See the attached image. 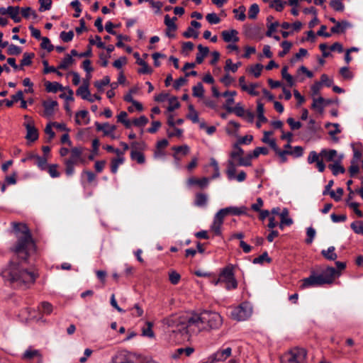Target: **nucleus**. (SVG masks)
<instances>
[{
    "mask_svg": "<svg viewBox=\"0 0 363 363\" xmlns=\"http://www.w3.org/2000/svg\"><path fill=\"white\" fill-rule=\"evenodd\" d=\"M163 323L167 326L169 333H179L186 338L191 334L219 328L223 324V318L218 313L204 311L190 316L171 315L164 318Z\"/></svg>",
    "mask_w": 363,
    "mask_h": 363,
    "instance_id": "1",
    "label": "nucleus"
},
{
    "mask_svg": "<svg viewBox=\"0 0 363 363\" xmlns=\"http://www.w3.org/2000/svg\"><path fill=\"white\" fill-rule=\"evenodd\" d=\"M13 228L16 234L17 241L11 247V251L18 258L26 261L30 253L35 250L30 230L26 225L20 223H13Z\"/></svg>",
    "mask_w": 363,
    "mask_h": 363,
    "instance_id": "2",
    "label": "nucleus"
},
{
    "mask_svg": "<svg viewBox=\"0 0 363 363\" xmlns=\"http://www.w3.org/2000/svg\"><path fill=\"white\" fill-rule=\"evenodd\" d=\"M3 279L14 287H27L35 282L36 276L33 272L21 269L13 261L1 272Z\"/></svg>",
    "mask_w": 363,
    "mask_h": 363,
    "instance_id": "3",
    "label": "nucleus"
},
{
    "mask_svg": "<svg viewBox=\"0 0 363 363\" xmlns=\"http://www.w3.org/2000/svg\"><path fill=\"white\" fill-rule=\"evenodd\" d=\"M340 276V273L333 267H328L321 273H317L315 271L311 272V275L301 280L302 284L300 286L301 289L320 286L324 284H330L333 282L335 279Z\"/></svg>",
    "mask_w": 363,
    "mask_h": 363,
    "instance_id": "4",
    "label": "nucleus"
},
{
    "mask_svg": "<svg viewBox=\"0 0 363 363\" xmlns=\"http://www.w3.org/2000/svg\"><path fill=\"white\" fill-rule=\"evenodd\" d=\"M306 357V351L303 348L294 347L280 357L281 363H303Z\"/></svg>",
    "mask_w": 363,
    "mask_h": 363,
    "instance_id": "5",
    "label": "nucleus"
},
{
    "mask_svg": "<svg viewBox=\"0 0 363 363\" xmlns=\"http://www.w3.org/2000/svg\"><path fill=\"white\" fill-rule=\"evenodd\" d=\"M252 313V306L247 302H244L240 306L232 308L230 317L235 320L242 321L250 318Z\"/></svg>",
    "mask_w": 363,
    "mask_h": 363,
    "instance_id": "6",
    "label": "nucleus"
},
{
    "mask_svg": "<svg viewBox=\"0 0 363 363\" xmlns=\"http://www.w3.org/2000/svg\"><path fill=\"white\" fill-rule=\"evenodd\" d=\"M243 155V150L238 145V144H235L233 147V150L230 154V160L235 161L238 166H251L252 162L250 155L248 154L246 157H244Z\"/></svg>",
    "mask_w": 363,
    "mask_h": 363,
    "instance_id": "7",
    "label": "nucleus"
},
{
    "mask_svg": "<svg viewBox=\"0 0 363 363\" xmlns=\"http://www.w3.org/2000/svg\"><path fill=\"white\" fill-rule=\"evenodd\" d=\"M220 280L225 284L227 290L235 289L238 287V282L235 278L232 265H228L223 269L220 274Z\"/></svg>",
    "mask_w": 363,
    "mask_h": 363,
    "instance_id": "8",
    "label": "nucleus"
},
{
    "mask_svg": "<svg viewBox=\"0 0 363 363\" xmlns=\"http://www.w3.org/2000/svg\"><path fill=\"white\" fill-rule=\"evenodd\" d=\"M109 363H135L134 357L126 350H118L111 357Z\"/></svg>",
    "mask_w": 363,
    "mask_h": 363,
    "instance_id": "9",
    "label": "nucleus"
},
{
    "mask_svg": "<svg viewBox=\"0 0 363 363\" xmlns=\"http://www.w3.org/2000/svg\"><path fill=\"white\" fill-rule=\"evenodd\" d=\"M231 353L232 349L230 347L222 348L211 356L206 362L208 363H216L225 361L231 355Z\"/></svg>",
    "mask_w": 363,
    "mask_h": 363,
    "instance_id": "10",
    "label": "nucleus"
},
{
    "mask_svg": "<svg viewBox=\"0 0 363 363\" xmlns=\"http://www.w3.org/2000/svg\"><path fill=\"white\" fill-rule=\"evenodd\" d=\"M223 218L228 215L240 216L246 213V208L245 206L236 207L229 206L222 208L218 211Z\"/></svg>",
    "mask_w": 363,
    "mask_h": 363,
    "instance_id": "11",
    "label": "nucleus"
},
{
    "mask_svg": "<svg viewBox=\"0 0 363 363\" xmlns=\"http://www.w3.org/2000/svg\"><path fill=\"white\" fill-rule=\"evenodd\" d=\"M22 359L30 361L33 359H37L38 363H43V356L38 350L29 347L22 354Z\"/></svg>",
    "mask_w": 363,
    "mask_h": 363,
    "instance_id": "12",
    "label": "nucleus"
},
{
    "mask_svg": "<svg viewBox=\"0 0 363 363\" xmlns=\"http://www.w3.org/2000/svg\"><path fill=\"white\" fill-rule=\"evenodd\" d=\"M89 78L86 77L83 79L82 84L78 88L76 91V94L80 96L83 99H86L88 101H91L90 91L89 90Z\"/></svg>",
    "mask_w": 363,
    "mask_h": 363,
    "instance_id": "13",
    "label": "nucleus"
},
{
    "mask_svg": "<svg viewBox=\"0 0 363 363\" xmlns=\"http://www.w3.org/2000/svg\"><path fill=\"white\" fill-rule=\"evenodd\" d=\"M307 160L309 164L315 162L316 167L318 168L320 172H323L325 170V165L324 162L321 160L320 152L317 153L315 151L310 152Z\"/></svg>",
    "mask_w": 363,
    "mask_h": 363,
    "instance_id": "14",
    "label": "nucleus"
},
{
    "mask_svg": "<svg viewBox=\"0 0 363 363\" xmlns=\"http://www.w3.org/2000/svg\"><path fill=\"white\" fill-rule=\"evenodd\" d=\"M273 19V17L269 16L267 17V31L266 33V35L268 37H272L277 40H279L280 39L279 36L274 34L277 31V28L279 26V23L278 21L271 22V21Z\"/></svg>",
    "mask_w": 363,
    "mask_h": 363,
    "instance_id": "15",
    "label": "nucleus"
},
{
    "mask_svg": "<svg viewBox=\"0 0 363 363\" xmlns=\"http://www.w3.org/2000/svg\"><path fill=\"white\" fill-rule=\"evenodd\" d=\"M221 36L227 43H236L239 41L238 32L234 29L223 30Z\"/></svg>",
    "mask_w": 363,
    "mask_h": 363,
    "instance_id": "16",
    "label": "nucleus"
},
{
    "mask_svg": "<svg viewBox=\"0 0 363 363\" xmlns=\"http://www.w3.org/2000/svg\"><path fill=\"white\" fill-rule=\"evenodd\" d=\"M209 182L210 179L207 177L201 179L189 177L186 181V184L189 186H198L201 189H204L208 186Z\"/></svg>",
    "mask_w": 363,
    "mask_h": 363,
    "instance_id": "17",
    "label": "nucleus"
},
{
    "mask_svg": "<svg viewBox=\"0 0 363 363\" xmlns=\"http://www.w3.org/2000/svg\"><path fill=\"white\" fill-rule=\"evenodd\" d=\"M224 218L217 212L213 218V223L211 225V230L216 235H219L221 233V226L223 223Z\"/></svg>",
    "mask_w": 363,
    "mask_h": 363,
    "instance_id": "18",
    "label": "nucleus"
},
{
    "mask_svg": "<svg viewBox=\"0 0 363 363\" xmlns=\"http://www.w3.org/2000/svg\"><path fill=\"white\" fill-rule=\"evenodd\" d=\"M337 156V152L335 150H326L323 149L320 151V158L321 160L323 162L324 160L326 162H335L337 160H336V157Z\"/></svg>",
    "mask_w": 363,
    "mask_h": 363,
    "instance_id": "19",
    "label": "nucleus"
},
{
    "mask_svg": "<svg viewBox=\"0 0 363 363\" xmlns=\"http://www.w3.org/2000/svg\"><path fill=\"white\" fill-rule=\"evenodd\" d=\"M25 125L27 131L26 138L31 142L36 140L38 138V133L33 124L31 122H28Z\"/></svg>",
    "mask_w": 363,
    "mask_h": 363,
    "instance_id": "20",
    "label": "nucleus"
},
{
    "mask_svg": "<svg viewBox=\"0 0 363 363\" xmlns=\"http://www.w3.org/2000/svg\"><path fill=\"white\" fill-rule=\"evenodd\" d=\"M44 107V115L47 117H50L55 112V108L57 106V102L54 100L45 101L43 103Z\"/></svg>",
    "mask_w": 363,
    "mask_h": 363,
    "instance_id": "21",
    "label": "nucleus"
},
{
    "mask_svg": "<svg viewBox=\"0 0 363 363\" xmlns=\"http://www.w3.org/2000/svg\"><path fill=\"white\" fill-rule=\"evenodd\" d=\"M75 122L79 125H84L89 122V111L82 110L76 113Z\"/></svg>",
    "mask_w": 363,
    "mask_h": 363,
    "instance_id": "22",
    "label": "nucleus"
},
{
    "mask_svg": "<svg viewBox=\"0 0 363 363\" xmlns=\"http://www.w3.org/2000/svg\"><path fill=\"white\" fill-rule=\"evenodd\" d=\"M172 149L173 151H174L173 157H174L177 164H178L179 162L180 161V158L178 155L179 153H181L183 155H186L190 152V148L186 145H181V146H174V147H172Z\"/></svg>",
    "mask_w": 363,
    "mask_h": 363,
    "instance_id": "23",
    "label": "nucleus"
},
{
    "mask_svg": "<svg viewBox=\"0 0 363 363\" xmlns=\"http://www.w3.org/2000/svg\"><path fill=\"white\" fill-rule=\"evenodd\" d=\"M264 105L259 101H257V113L258 121L256 123V125L258 128H259L262 125V123H266L267 121V118L264 115Z\"/></svg>",
    "mask_w": 363,
    "mask_h": 363,
    "instance_id": "24",
    "label": "nucleus"
},
{
    "mask_svg": "<svg viewBox=\"0 0 363 363\" xmlns=\"http://www.w3.org/2000/svg\"><path fill=\"white\" fill-rule=\"evenodd\" d=\"M95 125L96 126L98 130H102L106 135H111L116 129L115 125H109L107 123L101 124L98 122H96Z\"/></svg>",
    "mask_w": 363,
    "mask_h": 363,
    "instance_id": "25",
    "label": "nucleus"
},
{
    "mask_svg": "<svg viewBox=\"0 0 363 363\" xmlns=\"http://www.w3.org/2000/svg\"><path fill=\"white\" fill-rule=\"evenodd\" d=\"M325 99L321 96L318 98L313 97L311 108L322 113L324 111Z\"/></svg>",
    "mask_w": 363,
    "mask_h": 363,
    "instance_id": "26",
    "label": "nucleus"
},
{
    "mask_svg": "<svg viewBox=\"0 0 363 363\" xmlns=\"http://www.w3.org/2000/svg\"><path fill=\"white\" fill-rule=\"evenodd\" d=\"M350 23L347 21L337 22V23L333 26L330 29L333 33H342L347 28L350 27Z\"/></svg>",
    "mask_w": 363,
    "mask_h": 363,
    "instance_id": "27",
    "label": "nucleus"
},
{
    "mask_svg": "<svg viewBox=\"0 0 363 363\" xmlns=\"http://www.w3.org/2000/svg\"><path fill=\"white\" fill-rule=\"evenodd\" d=\"M177 19V17L171 18L169 15H166L164 16V23L167 26L166 34H169V32H174L176 30L177 26L175 24V21Z\"/></svg>",
    "mask_w": 363,
    "mask_h": 363,
    "instance_id": "28",
    "label": "nucleus"
},
{
    "mask_svg": "<svg viewBox=\"0 0 363 363\" xmlns=\"http://www.w3.org/2000/svg\"><path fill=\"white\" fill-rule=\"evenodd\" d=\"M71 155L67 160L77 164L79 162L81 155L82 153V148L80 147H76L71 150Z\"/></svg>",
    "mask_w": 363,
    "mask_h": 363,
    "instance_id": "29",
    "label": "nucleus"
},
{
    "mask_svg": "<svg viewBox=\"0 0 363 363\" xmlns=\"http://www.w3.org/2000/svg\"><path fill=\"white\" fill-rule=\"evenodd\" d=\"M236 166H238L235 161L232 160H229L228 161V168L226 170V174L228 178L230 180L234 179L235 178V172H236Z\"/></svg>",
    "mask_w": 363,
    "mask_h": 363,
    "instance_id": "30",
    "label": "nucleus"
},
{
    "mask_svg": "<svg viewBox=\"0 0 363 363\" xmlns=\"http://www.w3.org/2000/svg\"><path fill=\"white\" fill-rule=\"evenodd\" d=\"M245 35L250 38H259L261 28L259 26H250L245 28Z\"/></svg>",
    "mask_w": 363,
    "mask_h": 363,
    "instance_id": "31",
    "label": "nucleus"
},
{
    "mask_svg": "<svg viewBox=\"0 0 363 363\" xmlns=\"http://www.w3.org/2000/svg\"><path fill=\"white\" fill-rule=\"evenodd\" d=\"M35 57L33 52H25L20 63V70H23L25 66H29L32 64V60Z\"/></svg>",
    "mask_w": 363,
    "mask_h": 363,
    "instance_id": "32",
    "label": "nucleus"
},
{
    "mask_svg": "<svg viewBox=\"0 0 363 363\" xmlns=\"http://www.w3.org/2000/svg\"><path fill=\"white\" fill-rule=\"evenodd\" d=\"M30 160H34L35 163L38 165V167L41 169H45L47 168V159L45 157H40L38 155H32L29 156Z\"/></svg>",
    "mask_w": 363,
    "mask_h": 363,
    "instance_id": "33",
    "label": "nucleus"
},
{
    "mask_svg": "<svg viewBox=\"0 0 363 363\" xmlns=\"http://www.w3.org/2000/svg\"><path fill=\"white\" fill-rule=\"evenodd\" d=\"M45 89L48 92L56 93L58 91H62L63 89V87L62 86V85L60 83L56 82H45Z\"/></svg>",
    "mask_w": 363,
    "mask_h": 363,
    "instance_id": "34",
    "label": "nucleus"
},
{
    "mask_svg": "<svg viewBox=\"0 0 363 363\" xmlns=\"http://www.w3.org/2000/svg\"><path fill=\"white\" fill-rule=\"evenodd\" d=\"M335 247H329L327 250H323L321 254L323 256L329 260H335L337 257V254L335 252Z\"/></svg>",
    "mask_w": 363,
    "mask_h": 363,
    "instance_id": "35",
    "label": "nucleus"
},
{
    "mask_svg": "<svg viewBox=\"0 0 363 363\" xmlns=\"http://www.w3.org/2000/svg\"><path fill=\"white\" fill-rule=\"evenodd\" d=\"M341 158H339L333 164H329L328 167L332 170L334 175L345 172V168L340 164Z\"/></svg>",
    "mask_w": 363,
    "mask_h": 363,
    "instance_id": "36",
    "label": "nucleus"
},
{
    "mask_svg": "<svg viewBox=\"0 0 363 363\" xmlns=\"http://www.w3.org/2000/svg\"><path fill=\"white\" fill-rule=\"evenodd\" d=\"M281 217V223L279 225L280 229L283 230L284 225H290L292 224L293 220L291 218H285V216L289 215L287 209H284L283 211L279 214Z\"/></svg>",
    "mask_w": 363,
    "mask_h": 363,
    "instance_id": "37",
    "label": "nucleus"
},
{
    "mask_svg": "<svg viewBox=\"0 0 363 363\" xmlns=\"http://www.w3.org/2000/svg\"><path fill=\"white\" fill-rule=\"evenodd\" d=\"M209 50L208 47H199V52L197 53L196 58V63H202L203 59L207 56Z\"/></svg>",
    "mask_w": 363,
    "mask_h": 363,
    "instance_id": "38",
    "label": "nucleus"
},
{
    "mask_svg": "<svg viewBox=\"0 0 363 363\" xmlns=\"http://www.w3.org/2000/svg\"><path fill=\"white\" fill-rule=\"evenodd\" d=\"M137 63L141 67L138 69V72L140 74H150L152 72V69L148 66V65L145 62L144 60L141 58H138L137 60Z\"/></svg>",
    "mask_w": 363,
    "mask_h": 363,
    "instance_id": "39",
    "label": "nucleus"
},
{
    "mask_svg": "<svg viewBox=\"0 0 363 363\" xmlns=\"http://www.w3.org/2000/svg\"><path fill=\"white\" fill-rule=\"evenodd\" d=\"M208 197L205 194L199 193L196 195L194 203L196 206H205L207 203Z\"/></svg>",
    "mask_w": 363,
    "mask_h": 363,
    "instance_id": "40",
    "label": "nucleus"
},
{
    "mask_svg": "<svg viewBox=\"0 0 363 363\" xmlns=\"http://www.w3.org/2000/svg\"><path fill=\"white\" fill-rule=\"evenodd\" d=\"M9 15L13 20L15 23H19L21 20L19 16V7L18 6H9Z\"/></svg>",
    "mask_w": 363,
    "mask_h": 363,
    "instance_id": "41",
    "label": "nucleus"
},
{
    "mask_svg": "<svg viewBox=\"0 0 363 363\" xmlns=\"http://www.w3.org/2000/svg\"><path fill=\"white\" fill-rule=\"evenodd\" d=\"M130 158L139 164H143L145 161L144 155L136 150H131Z\"/></svg>",
    "mask_w": 363,
    "mask_h": 363,
    "instance_id": "42",
    "label": "nucleus"
},
{
    "mask_svg": "<svg viewBox=\"0 0 363 363\" xmlns=\"http://www.w3.org/2000/svg\"><path fill=\"white\" fill-rule=\"evenodd\" d=\"M153 324L151 322H146V327L142 329V335L145 337L153 338L155 333L152 330Z\"/></svg>",
    "mask_w": 363,
    "mask_h": 363,
    "instance_id": "43",
    "label": "nucleus"
},
{
    "mask_svg": "<svg viewBox=\"0 0 363 363\" xmlns=\"http://www.w3.org/2000/svg\"><path fill=\"white\" fill-rule=\"evenodd\" d=\"M125 161L124 157H116L111 160V172L116 174L118 171V167L122 164Z\"/></svg>",
    "mask_w": 363,
    "mask_h": 363,
    "instance_id": "44",
    "label": "nucleus"
},
{
    "mask_svg": "<svg viewBox=\"0 0 363 363\" xmlns=\"http://www.w3.org/2000/svg\"><path fill=\"white\" fill-rule=\"evenodd\" d=\"M193 95L196 97L202 98L204 94L203 84L199 82L192 88Z\"/></svg>",
    "mask_w": 363,
    "mask_h": 363,
    "instance_id": "45",
    "label": "nucleus"
},
{
    "mask_svg": "<svg viewBox=\"0 0 363 363\" xmlns=\"http://www.w3.org/2000/svg\"><path fill=\"white\" fill-rule=\"evenodd\" d=\"M73 60L72 55H67L64 59L60 62L58 69H65L68 68L72 63Z\"/></svg>",
    "mask_w": 363,
    "mask_h": 363,
    "instance_id": "46",
    "label": "nucleus"
},
{
    "mask_svg": "<svg viewBox=\"0 0 363 363\" xmlns=\"http://www.w3.org/2000/svg\"><path fill=\"white\" fill-rule=\"evenodd\" d=\"M233 12L236 13L235 18L241 21H243L246 18L245 15V7L244 6H240L238 9H235L233 10Z\"/></svg>",
    "mask_w": 363,
    "mask_h": 363,
    "instance_id": "47",
    "label": "nucleus"
},
{
    "mask_svg": "<svg viewBox=\"0 0 363 363\" xmlns=\"http://www.w3.org/2000/svg\"><path fill=\"white\" fill-rule=\"evenodd\" d=\"M148 123V119L145 116H141L140 117L138 118H133V125L139 128H143Z\"/></svg>",
    "mask_w": 363,
    "mask_h": 363,
    "instance_id": "48",
    "label": "nucleus"
},
{
    "mask_svg": "<svg viewBox=\"0 0 363 363\" xmlns=\"http://www.w3.org/2000/svg\"><path fill=\"white\" fill-rule=\"evenodd\" d=\"M308 54V51L304 48H301L299 51L295 54V55L291 59V63H296L299 60H301Z\"/></svg>",
    "mask_w": 363,
    "mask_h": 363,
    "instance_id": "49",
    "label": "nucleus"
},
{
    "mask_svg": "<svg viewBox=\"0 0 363 363\" xmlns=\"http://www.w3.org/2000/svg\"><path fill=\"white\" fill-rule=\"evenodd\" d=\"M351 228L355 233L363 235V220H357L352 223Z\"/></svg>",
    "mask_w": 363,
    "mask_h": 363,
    "instance_id": "50",
    "label": "nucleus"
},
{
    "mask_svg": "<svg viewBox=\"0 0 363 363\" xmlns=\"http://www.w3.org/2000/svg\"><path fill=\"white\" fill-rule=\"evenodd\" d=\"M259 12V6L257 4H252L248 10V18L250 19H255Z\"/></svg>",
    "mask_w": 363,
    "mask_h": 363,
    "instance_id": "51",
    "label": "nucleus"
},
{
    "mask_svg": "<svg viewBox=\"0 0 363 363\" xmlns=\"http://www.w3.org/2000/svg\"><path fill=\"white\" fill-rule=\"evenodd\" d=\"M269 152V150L267 147H258L257 148H255L252 153H250V156H251V160L252 158H255V157H257L259 155H267Z\"/></svg>",
    "mask_w": 363,
    "mask_h": 363,
    "instance_id": "52",
    "label": "nucleus"
},
{
    "mask_svg": "<svg viewBox=\"0 0 363 363\" xmlns=\"http://www.w3.org/2000/svg\"><path fill=\"white\" fill-rule=\"evenodd\" d=\"M52 308L51 303L47 301H43L41 303L40 308L39 309L43 314L50 315L52 311Z\"/></svg>",
    "mask_w": 363,
    "mask_h": 363,
    "instance_id": "53",
    "label": "nucleus"
},
{
    "mask_svg": "<svg viewBox=\"0 0 363 363\" xmlns=\"http://www.w3.org/2000/svg\"><path fill=\"white\" fill-rule=\"evenodd\" d=\"M323 55L324 57H328L331 51H338L341 52L343 51L342 47H320Z\"/></svg>",
    "mask_w": 363,
    "mask_h": 363,
    "instance_id": "54",
    "label": "nucleus"
},
{
    "mask_svg": "<svg viewBox=\"0 0 363 363\" xmlns=\"http://www.w3.org/2000/svg\"><path fill=\"white\" fill-rule=\"evenodd\" d=\"M226 109L229 112H234L238 116L240 117L244 116V114L245 113L244 108L240 104H238L235 108L231 106H226Z\"/></svg>",
    "mask_w": 363,
    "mask_h": 363,
    "instance_id": "55",
    "label": "nucleus"
},
{
    "mask_svg": "<svg viewBox=\"0 0 363 363\" xmlns=\"http://www.w3.org/2000/svg\"><path fill=\"white\" fill-rule=\"evenodd\" d=\"M210 165L213 167L214 174L211 177V179L218 178L220 177V169L217 161L214 158H211L210 160Z\"/></svg>",
    "mask_w": 363,
    "mask_h": 363,
    "instance_id": "56",
    "label": "nucleus"
},
{
    "mask_svg": "<svg viewBox=\"0 0 363 363\" xmlns=\"http://www.w3.org/2000/svg\"><path fill=\"white\" fill-rule=\"evenodd\" d=\"M62 91H63V92L60 95V98L65 99L67 101H72L74 100L73 91L72 89H70L69 88H63Z\"/></svg>",
    "mask_w": 363,
    "mask_h": 363,
    "instance_id": "57",
    "label": "nucleus"
},
{
    "mask_svg": "<svg viewBox=\"0 0 363 363\" xmlns=\"http://www.w3.org/2000/svg\"><path fill=\"white\" fill-rule=\"evenodd\" d=\"M110 83V79L108 76L104 77L102 79L96 81L94 84L99 91H102L104 87Z\"/></svg>",
    "mask_w": 363,
    "mask_h": 363,
    "instance_id": "58",
    "label": "nucleus"
},
{
    "mask_svg": "<svg viewBox=\"0 0 363 363\" xmlns=\"http://www.w3.org/2000/svg\"><path fill=\"white\" fill-rule=\"evenodd\" d=\"M89 128H82L78 131L77 138L81 140H89Z\"/></svg>",
    "mask_w": 363,
    "mask_h": 363,
    "instance_id": "59",
    "label": "nucleus"
},
{
    "mask_svg": "<svg viewBox=\"0 0 363 363\" xmlns=\"http://www.w3.org/2000/svg\"><path fill=\"white\" fill-rule=\"evenodd\" d=\"M70 5L75 10V13L73 15L74 17V18L79 17V16L82 13L80 2L78 0H74L70 3Z\"/></svg>",
    "mask_w": 363,
    "mask_h": 363,
    "instance_id": "60",
    "label": "nucleus"
},
{
    "mask_svg": "<svg viewBox=\"0 0 363 363\" xmlns=\"http://www.w3.org/2000/svg\"><path fill=\"white\" fill-rule=\"evenodd\" d=\"M264 262H270L271 259L269 257L267 252L262 254L258 257H256L253 259L254 264H263Z\"/></svg>",
    "mask_w": 363,
    "mask_h": 363,
    "instance_id": "61",
    "label": "nucleus"
},
{
    "mask_svg": "<svg viewBox=\"0 0 363 363\" xmlns=\"http://www.w3.org/2000/svg\"><path fill=\"white\" fill-rule=\"evenodd\" d=\"M180 279H181V276H180V274L179 273H177L175 271L169 272V281L172 284H174V285L177 284L179 282Z\"/></svg>",
    "mask_w": 363,
    "mask_h": 363,
    "instance_id": "62",
    "label": "nucleus"
},
{
    "mask_svg": "<svg viewBox=\"0 0 363 363\" xmlns=\"http://www.w3.org/2000/svg\"><path fill=\"white\" fill-rule=\"evenodd\" d=\"M206 18L211 24H218L220 23V19L215 13H211L206 15Z\"/></svg>",
    "mask_w": 363,
    "mask_h": 363,
    "instance_id": "63",
    "label": "nucleus"
},
{
    "mask_svg": "<svg viewBox=\"0 0 363 363\" xmlns=\"http://www.w3.org/2000/svg\"><path fill=\"white\" fill-rule=\"evenodd\" d=\"M184 36L186 38H197L199 37V32L192 27H189L184 33Z\"/></svg>",
    "mask_w": 363,
    "mask_h": 363,
    "instance_id": "64",
    "label": "nucleus"
}]
</instances>
